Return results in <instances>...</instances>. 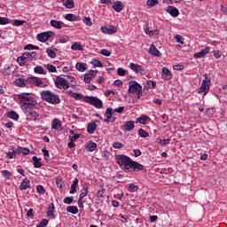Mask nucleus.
<instances>
[{
	"label": "nucleus",
	"mask_w": 227,
	"mask_h": 227,
	"mask_svg": "<svg viewBox=\"0 0 227 227\" xmlns=\"http://www.w3.org/2000/svg\"><path fill=\"white\" fill-rule=\"evenodd\" d=\"M46 52H47V55L49 56V58H51V59H54V58H56V51H54V50L47 49Z\"/></svg>",
	"instance_id": "nucleus-48"
},
{
	"label": "nucleus",
	"mask_w": 227,
	"mask_h": 227,
	"mask_svg": "<svg viewBox=\"0 0 227 227\" xmlns=\"http://www.w3.org/2000/svg\"><path fill=\"white\" fill-rule=\"evenodd\" d=\"M70 137H69V140L75 143V141H77V139H79L81 137L80 134H75V131L74 130H70Z\"/></svg>",
	"instance_id": "nucleus-36"
},
{
	"label": "nucleus",
	"mask_w": 227,
	"mask_h": 227,
	"mask_svg": "<svg viewBox=\"0 0 227 227\" xmlns=\"http://www.w3.org/2000/svg\"><path fill=\"white\" fill-rule=\"evenodd\" d=\"M55 86L59 90H68V88H70V83L68 81H67V79L58 76L55 80Z\"/></svg>",
	"instance_id": "nucleus-7"
},
{
	"label": "nucleus",
	"mask_w": 227,
	"mask_h": 227,
	"mask_svg": "<svg viewBox=\"0 0 227 227\" xmlns=\"http://www.w3.org/2000/svg\"><path fill=\"white\" fill-rule=\"evenodd\" d=\"M67 211L69 212V214H78L79 213V208H77L76 206H68L67 207Z\"/></svg>",
	"instance_id": "nucleus-39"
},
{
	"label": "nucleus",
	"mask_w": 227,
	"mask_h": 227,
	"mask_svg": "<svg viewBox=\"0 0 227 227\" xmlns=\"http://www.w3.org/2000/svg\"><path fill=\"white\" fill-rule=\"evenodd\" d=\"M77 187H79V179L74 178L73 184H71L69 194H75V192H77Z\"/></svg>",
	"instance_id": "nucleus-24"
},
{
	"label": "nucleus",
	"mask_w": 227,
	"mask_h": 227,
	"mask_svg": "<svg viewBox=\"0 0 227 227\" xmlns=\"http://www.w3.org/2000/svg\"><path fill=\"white\" fill-rule=\"evenodd\" d=\"M39 79L40 78L36 76H30L27 78V84H34V86H36Z\"/></svg>",
	"instance_id": "nucleus-30"
},
{
	"label": "nucleus",
	"mask_w": 227,
	"mask_h": 227,
	"mask_svg": "<svg viewBox=\"0 0 227 227\" xmlns=\"http://www.w3.org/2000/svg\"><path fill=\"white\" fill-rule=\"evenodd\" d=\"M127 72H129V71L124 68H121V67H119L117 69V74H118V75H121V77H123L127 74Z\"/></svg>",
	"instance_id": "nucleus-51"
},
{
	"label": "nucleus",
	"mask_w": 227,
	"mask_h": 227,
	"mask_svg": "<svg viewBox=\"0 0 227 227\" xmlns=\"http://www.w3.org/2000/svg\"><path fill=\"white\" fill-rule=\"evenodd\" d=\"M95 130H97V123L96 122H90L87 126L88 134H94Z\"/></svg>",
	"instance_id": "nucleus-29"
},
{
	"label": "nucleus",
	"mask_w": 227,
	"mask_h": 227,
	"mask_svg": "<svg viewBox=\"0 0 227 227\" xmlns=\"http://www.w3.org/2000/svg\"><path fill=\"white\" fill-rule=\"evenodd\" d=\"M115 160L121 169H123L124 171H143L145 169L143 164L135 161L130 159V157L124 154L115 155Z\"/></svg>",
	"instance_id": "nucleus-1"
},
{
	"label": "nucleus",
	"mask_w": 227,
	"mask_h": 227,
	"mask_svg": "<svg viewBox=\"0 0 227 227\" xmlns=\"http://www.w3.org/2000/svg\"><path fill=\"white\" fill-rule=\"evenodd\" d=\"M205 79L202 81L201 86L199 89V93H204L203 95H207L210 90V79L207 74H204Z\"/></svg>",
	"instance_id": "nucleus-8"
},
{
	"label": "nucleus",
	"mask_w": 227,
	"mask_h": 227,
	"mask_svg": "<svg viewBox=\"0 0 227 227\" xmlns=\"http://www.w3.org/2000/svg\"><path fill=\"white\" fill-rule=\"evenodd\" d=\"M63 201L66 205H72L74 203V197H66Z\"/></svg>",
	"instance_id": "nucleus-53"
},
{
	"label": "nucleus",
	"mask_w": 227,
	"mask_h": 227,
	"mask_svg": "<svg viewBox=\"0 0 227 227\" xmlns=\"http://www.w3.org/2000/svg\"><path fill=\"white\" fill-rule=\"evenodd\" d=\"M155 4H159V0H147V6L152 8L155 6Z\"/></svg>",
	"instance_id": "nucleus-54"
},
{
	"label": "nucleus",
	"mask_w": 227,
	"mask_h": 227,
	"mask_svg": "<svg viewBox=\"0 0 227 227\" xmlns=\"http://www.w3.org/2000/svg\"><path fill=\"white\" fill-rule=\"evenodd\" d=\"M54 210H55L54 204L53 203L50 204L46 211V215L50 219H56V215H54Z\"/></svg>",
	"instance_id": "nucleus-18"
},
{
	"label": "nucleus",
	"mask_w": 227,
	"mask_h": 227,
	"mask_svg": "<svg viewBox=\"0 0 227 227\" xmlns=\"http://www.w3.org/2000/svg\"><path fill=\"white\" fill-rule=\"evenodd\" d=\"M88 191H90V185H88V184H84L79 195V198L81 200H84V198L88 196Z\"/></svg>",
	"instance_id": "nucleus-23"
},
{
	"label": "nucleus",
	"mask_w": 227,
	"mask_h": 227,
	"mask_svg": "<svg viewBox=\"0 0 227 227\" xmlns=\"http://www.w3.org/2000/svg\"><path fill=\"white\" fill-rule=\"evenodd\" d=\"M85 148L86 150H88V152H95V150H97V143L89 142L85 146Z\"/></svg>",
	"instance_id": "nucleus-33"
},
{
	"label": "nucleus",
	"mask_w": 227,
	"mask_h": 227,
	"mask_svg": "<svg viewBox=\"0 0 227 227\" xmlns=\"http://www.w3.org/2000/svg\"><path fill=\"white\" fill-rule=\"evenodd\" d=\"M18 153H22L23 155H29V149L26 147H18L17 149Z\"/></svg>",
	"instance_id": "nucleus-40"
},
{
	"label": "nucleus",
	"mask_w": 227,
	"mask_h": 227,
	"mask_svg": "<svg viewBox=\"0 0 227 227\" xmlns=\"http://www.w3.org/2000/svg\"><path fill=\"white\" fill-rule=\"evenodd\" d=\"M36 59H38L36 51H26L22 56L18 57L17 61L20 67H24L26 63H29V61H36Z\"/></svg>",
	"instance_id": "nucleus-4"
},
{
	"label": "nucleus",
	"mask_w": 227,
	"mask_h": 227,
	"mask_svg": "<svg viewBox=\"0 0 227 227\" xmlns=\"http://www.w3.org/2000/svg\"><path fill=\"white\" fill-rule=\"evenodd\" d=\"M26 21L24 20H15L13 21V26L19 27V26H22Z\"/></svg>",
	"instance_id": "nucleus-62"
},
{
	"label": "nucleus",
	"mask_w": 227,
	"mask_h": 227,
	"mask_svg": "<svg viewBox=\"0 0 227 227\" xmlns=\"http://www.w3.org/2000/svg\"><path fill=\"white\" fill-rule=\"evenodd\" d=\"M0 24L4 26L6 24H10V20L8 18L0 17Z\"/></svg>",
	"instance_id": "nucleus-55"
},
{
	"label": "nucleus",
	"mask_w": 227,
	"mask_h": 227,
	"mask_svg": "<svg viewBox=\"0 0 227 227\" xmlns=\"http://www.w3.org/2000/svg\"><path fill=\"white\" fill-rule=\"evenodd\" d=\"M129 93L137 95V98H141V95H143V86L139 84L137 82H130L129 87Z\"/></svg>",
	"instance_id": "nucleus-5"
},
{
	"label": "nucleus",
	"mask_w": 227,
	"mask_h": 227,
	"mask_svg": "<svg viewBox=\"0 0 227 227\" xmlns=\"http://www.w3.org/2000/svg\"><path fill=\"white\" fill-rule=\"evenodd\" d=\"M41 98L48 104H52L53 106H58V104H61V98L59 96L51 90H43L41 92Z\"/></svg>",
	"instance_id": "nucleus-3"
},
{
	"label": "nucleus",
	"mask_w": 227,
	"mask_h": 227,
	"mask_svg": "<svg viewBox=\"0 0 227 227\" xmlns=\"http://www.w3.org/2000/svg\"><path fill=\"white\" fill-rule=\"evenodd\" d=\"M51 129L54 130H59L61 129V121H59V119H54L51 121Z\"/></svg>",
	"instance_id": "nucleus-28"
},
{
	"label": "nucleus",
	"mask_w": 227,
	"mask_h": 227,
	"mask_svg": "<svg viewBox=\"0 0 227 227\" xmlns=\"http://www.w3.org/2000/svg\"><path fill=\"white\" fill-rule=\"evenodd\" d=\"M63 4H64L65 7H67L69 10H72V8L75 7V4L74 3V0L63 1Z\"/></svg>",
	"instance_id": "nucleus-35"
},
{
	"label": "nucleus",
	"mask_w": 227,
	"mask_h": 227,
	"mask_svg": "<svg viewBox=\"0 0 227 227\" xmlns=\"http://www.w3.org/2000/svg\"><path fill=\"white\" fill-rule=\"evenodd\" d=\"M129 67L130 70H132L133 72H135V74H137L138 75L146 74V70L145 69V67H143V66H140L139 64L130 63Z\"/></svg>",
	"instance_id": "nucleus-9"
},
{
	"label": "nucleus",
	"mask_w": 227,
	"mask_h": 227,
	"mask_svg": "<svg viewBox=\"0 0 227 227\" xmlns=\"http://www.w3.org/2000/svg\"><path fill=\"white\" fill-rule=\"evenodd\" d=\"M100 54H102V56L109 58V56H111V51H107L106 49H103L101 50Z\"/></svg>",
	"instance_id": "nucleus-60"
},
{
	"label": "nucleus",
	"mask_w": 227,
	"mask_h": 227,
	"mask_svg": "<svg viewBox=\"0 0 227 227\" xmlns=\"http://www.w3.org/2000/svg\"><path fill=\"white\" fill-rule=\"evenodd\" d=\"M149 54L154 58H160V51H159L157 47H155L153 44H152L149 48Z\"/></svg>",
	"instance_id": "nucleus-19"
},
{
	"label": "nucleus",
	"mask_w": 227,
	"mask_h": 227,
	"mask_svg": "<svg viewBox=\"0 0 227 227\" xmlns=\"http://www.w3.org/2000/svg\"><path fill=\"white\" fill-rule=\"evenodd\" d=\"M168 13H169L172 17H178L180 15V12L175 6L169 5L167 8Z\"/></svg>",
	"instance_id": "nucleus-20"
},
{
	"label": "nucleus",
	"mask_w": 227,
	"mask_h": 227,
	"mask_svg": "<svg viewBox=\"0 0 227 227\" xmlns=\"http://www.w3.org/2000/svg\"><path fill=\"white\" fill-rule=\"evenodd\" d=\"M21 110L27 111L28 109H35L38 106V101L29 93L23 92L18 97Z\"/></svg>",
	"instance_id": "nucleus-2"
},
{
	"label": "nucleus",
	"mask_w": 227,
	"mask_h": 227,
	"mask_svg": "<svg viewBox=\"0 0 227 227\" xmlns=\"http://www.w3.org/2000/svg\"><path fill=\"white\" fill-rule=\"evenodd\" d=\"M45 68H46V70H48V72H51V73L57 72L56 67L53 65H51V64L46 65Z\"/></svg>",
	"instance_id": "nucleus-49"
},
{
	"label": "nucleus",
	"mask_w": 227,
	"mask_h": 227,
	"mask_svg": "<svg viewBox=\"0 0 227 227\" xmlns=\"http://www.w3.org/2000/svg\"><path fill=\"white\" fill-rule=\"evenodd\" d=\"M39 88H47L49 86V82L42 81L41 78L37 81V85Z\"/></svg>",
	"instance_id": "nucleus-45"
},
{
	"label": "nucleus",
	"mask_w": 227,
	"mask_h": 227,
	"mask_svg": "<svg viewBox=\"0 0 227 227\" xmlns=\"http://www.w3.org/2000/svg\"><path fill=\"white\" fill-rule=\"evenodd\" d=\"M175 38H176V42H177V43H181V45H184V37H182V35H176Z\"/></svg>",
	"instance_id": "nucleus-56"
},
{
	"label": "nucleus",
	"mask_w": 227,
	"mask_h": 227,
	"mask_svg": "<svg viewBox=\"0 0 227 227\" xmlns=\"http://www.w3.org/2000/svg\"><path fill=\"white\" fill-rule=\"evenodd\" d=\"M101 33H104V35H115V33H118V28L112 25L104 26L101 27Z\"/></svg>",
	"instance_id": "nucleus-11"
},
{
	"label": "nucleus",
	"mask_w": 227,
	"mask_h": 227,
	"mask_svg": "<svg viewBox=\"0 0 227 227\" xmlns=\"http://www.w3.org/2000/svg\"><path fill=\"white\" fill-rule=\"evenodd\" d=\"M75 68L78 72H86L88 70V64L78 62L75 65Z\"/></svg>",
	"instance_id": "nucleus-26"
},
{
	"label": "nucleus",
	"mask_w": 227,
	"mask_h": 227,
	"mask_svg": "<svg viewBox=\"0 0 227 227\" xmlns=\"http://www.w3.org/2000/svg\"><path fill=\"white\" fill-rule=\"evenodd\" d=\"M32 160H34V168H42V161L36 156H33Z\"/></svg>",
	"instance_id": "nucleus-41"
},
{
	"label": "nucleus",
	"mask_w": 227,
	"mask_h": 227,
	"mask_svg": "<svg viewBox=\"0 0 227 227\" xmlns=\"http://www.w3.org/2000/svg\"><path fill=\"white\" fill-rule=\"evenodd\" d=\"M213 55L215 59H219V58H221V51L219 50H215Z\"/></svg>",
	"instance_id": "nucleus-63"
},
{
	"label": "nucleus",
	"mask_w": 227,
	"mask_h": 227,
	"mask_svg": "<svg viewBox=\"0 0 227 227\" xmlns=\"http://www.w3.org/2000/svg\"><path fill=\"white\" fill-rule=\"evenodd\" d=\"M69 38L67 35L59 37V43H67L68 42Z\"/></svg>",
	"instance_id": "nucleus-58"
},
{
	"label": "nucleus",
	"mask_w": 227,
	"mask_h": 227,
	"mask_svg": "<svg viewBox=\"0 0 227 227\" xmlns=\"http://www.w3.org/2000/svg\"><path fill=\"white\" fill-rule=\"evenodd\" d=\"M129 192H137V191H139V186H137L134 184H129Z\"/></svg>",
	"instance_id": "nucleus-46"
},
{
	"label": "nucleus",
	"mask_w": 227,
	"mask_h": 227,
	"mask_svg": "<svg viewBox=\"0 0 227 227\" xmlns=\"http://www.w3.org/2000/svg\"><path fill=\"white\" fill-rule=\"evenodd\" d=\"M29 187H31V181L27 179H24L20 185V191H26V189H29Z\"/></svg>",
	"instance_id": "nucleus-25"
},
{
	"label": "nucleus",
	"mask_w": 227,
	"mask_h": 227,
	"mask_svg": "<svg viewBox=\"0 0 227 227\" xmlns=\"http://www.w3.org/2000/svg\"><path fill=\"white\" fill-rule=\"evenodd\" d=\"M146 121H148V116L146 115L137 119V123H141L142 125H146Z\"/></svg>",
	"instance_id": "nucleus-43"
},
{
	"label": "nucleus",
	"mask_w": 227,
	"mask_h": 227,
	"mask_svg": "<svg viewBox=\"0 0 227 227\" xmlns=\"http://www.w3.org/2000/svg\"><path fill=\"white\" fill-rule=\"evenodd\" d=\"M200 52H202V55L205 57L207 56V54H208V52H210V47L207 46L205 49H202L200 51Z\"/></svg>",
	"instance_id": "nucleus-64"
},
{
	"label": "nucleus",
	"mask_w": 227,
	"mask_h": 227,
	"mask_svg": "<svg viewBox=\"0 0 227 227\" xmlns=\"http://www.w3.org/2000/svg\"><path fill=\"white\" fill-rule=\"evenodd\" d=\"M10 150L12 151L6 153L7 159H15L17 153H19L17 149L15 150L13 147H11Z\"/></svg>",
	"instance_id": "nucleus-32"
},
{
	"label": "nucleus",
	"mask_w": 227,
	"mask_h": 227,
	"mask_svg": "<svg viewBox=\"0 0 227 227\" xmlns=\"http://www.w3.org/2000/svg\"><path fill=\"white\" fill-rule=\"evenodd\" d=\"M50 25L51 26V27H55V29H61L63 26H65V23H63V21L51 20L50 21Z\"/></svg>",
	"instance_id": "nucleus-21"
},
{
	"label": "nucleus",
	"mask_w": 227,
	"mask_h": 227,
	"mask_svg": "<svg viewBox=\"0 0 227 227\" xmlns=\"http://www.w3.org/2000/svg\"><path fill=\"white\" fill-rule=\"evenodd\" d=\"M113 108L112 107H108L106 111V114H105V117L106 118V120H105V121L106 123H109L110 121H114V118H113Z\"/></svg>",
	"instance_id": "nucleus-16"
},
{
	"label": "nucleus",
	"mask_w": 227,
	"mask_h": 227,
	"mask_svg": "<svg viewBox=\"0 0 227 227\" xmlns=\"http://www.w3.org/2000/svg\"><path fill=\"white\" fill-rule=\"evenodd\" d=\"M96 75H97V71H93V70H90L89 73L85 74L83 78L85 84H90L93 77H95Z\"/></svg>",
	"instance_id": "nucleus-14"
},
{
	"label": "nucleus",
	"mask_w": 227,
	"mask_h": 227,
	"mask_svg": "<svg viewBox=\"0 0 227 227\" xmlns=\"http://www.w3.org/2000/svg\"><path fill=\"white\" fill-rule=\"evenodd\" d=\"M35 74H39L42 75H47V70L43 69L42 66H37L34 68Z\"/></svg>",
	"instance_id": "nucleus-31"
},
{
	"label": "nucleus",
	"mask_w": 227,
	"mask_h": 227,
	"mask_svg": "<svg viewBox=\"0 0 227 227\" xmlns=\"http://www.w3.org/2000/svg\"><path fill=\"white\" fill-rule=\"evenodd\" d=\"M66 20H69V22H75L77 20H79V19H77V16H75L74 14L72 13H68L65 16Z\"/></svg>",
	"instance_id": "nucleus-38"
},
{
	"label": "nucleus",
	"mask_w": 227,
	"mask_h": 227,
	"mask_svg": "<svg viewBox=\"0 0 227 227\" xmlns=\"http://www.w3.org/2000/svg\"><path fill=\"white\" fill-rule=\"evenodd\" d=\"M147 85H148V88H150V90H153V88L157 86V82L153 81H147Z\"/></svg>",
	"instance_id": "nucleus-61"
},
{
	"label": "nucleus",
	"mask_w": 227,
	"mask_h": 227,
	"mask_svg": "<svg viewBox=\"0 0 227 227\" xmlns=\"http://www.w3.org/2000/svg\"><path fill=\"white\" fill-rule=\"evenodd\" d=\"M138 136H140V137H148L150 136V134L148 132H146V130H145L143 129H139Z\"/></svg>",
	"instance_id": "nucleus-47"
},
{
	"label": "nucleus",
	"mask_w": 227,
	"mask_h": 227,
	"mask_svg": "<svg viewBox=\"0 0 227 227\" xmlns=\"http://www.w3.org/2000/svg\"><path fill=\"white\" fill-rule=\"evenodd\" d=\"M134 121H128L124 123L123 129L126 132H130V130H134L136 125H134Z\"/></svg>",
	"instance_id": "nucleus-22"
},
{
	"label": "nucleus",
	"mask_w": 227,
	"mask_h": 227,
	"mask_svg": "<svg viewBox=\"0 0 227 227\" xmlns=\"http://www.w3.org/2000/svg\"><path fill=\"white\" fill-rule=\"evenodd\" d=\"M123 146H125L123 144L120 143V142H114L113 144V147L117 149V150H120V148H123Z\"/></svg>",
	"instance_id": "nucleus-57"
},
{
	"label": "nucleus",
	"mask_w": 227,
	"mask_h": 227,
	"mask_svg": "<svg viewBox=\"0 0 227 227\" xmlns=\"http://www.w3.org/2000/svg\"><path fill=\"white\" fill-rule=\"evenodd\" d=\"M54 36V32L52 31H47V32H43L37 35V39L39 42H42V43H45L49 38H52Z\"/></svg>",
	"instance_id": "nucleus-10"
},
{
	"label": "nucleus",
	"mask_w": 227,
	"mask_h": 227,
	"mask_svg": "<svg viewBox=\"0 0 227 227\" xmlns=\"http://www.w3.org/2000/svg\"><path fill=\"white\" fill-rule=\"evenodd\" d=\"M23 113L27 118L30 117L32 120H35V121H36V120H40V114L33 109L25 110Z\"/></svg>",
	"instance_id": "nucleus-12"
},
{
	"label": "nucleus",
	"mask_w": 227,
	"mask_h": 227,
	"mask_svg": "<svg viewBox=\"0 0 227 227\" xmlns=\"http://www.w3.org/2000/svg\"><path fill=\"white\" fill-rule=\"evenodd\" d=\"M67 93L68 95H70V97H72L73 98H75V100H82V98H84V96L79 92H74L72 90H68Z\"/></svg>",
	"instance_id": "nucleus-27"
},
{
	"label": "nucleus",
	"mask_w": 227,
	"mask_h": 227,
	"mask_svg": "<svg viewBox=\"0 0 227 227\" xmlns=\"http://www.w3.org/2000/svg\"><path fill=\"white\" fill-rule=\"evenodd\" d=\"M158 143H159V145H161V146H168V145H169V143H171V139H169V138H167V139L160 138Z\"/></svg>",
	"instance_id": "nucleus-44"
},
{
	"label": "nucleus",
	"mask_w": 227,
	"mask_h": 227,
	"mask_svg": "<svg viewBox=\"0 0 227 227\" xmlns=\"http://www.w3.org/2000/svg\"><path fill=\"white\" fill-rule=\"evenodd\" d=\"M91 65H93V67H98V68H102L104 67V64H102V61L94 59L91 60Z\"/></svg>",
	"instance_id": "nucleus-42"
},
{
	"label": "nucleus",
	"mask_w": 227,
	"mask_h": 227,
	"mask_svg": "<svg viewBox=\"0 0 227 227\" xmlns=\"http://www.w3.org/2000/svg\"><path fill=\"white\" fill-rule=\"evenodd\" d=\"M72 51H84V48L80 44V43L74 42L71 46Z\"/></svg>",
	"instance_id": "nucleus-37"
},
{
	"label": "nucleus",
	"mask_w": 227,
	"mask_h": 227,
	"mask_svg": "<svg viewBox=\"0 0 227 227\" xmlns=\"http://www.w3.org/2000/svg\"><path fill=\"white\" fill-rule=\"evenodd\" d=\"M161 77L162 79H164V81H170V79L173 78V74H171V71H169V69H168L167 67H163Z\"/></svg>",
	"instance_id": "nucleus-17"
},
{
	"label": "nucleus",
	"mask_w": 227,
	"mask_h": 227,
	"mask_svg": "<svg viewBox=\"0 0 227 227\" xmlns=\"http://www.w3.org/2000/svg\"><path fill=\"white\" fill-rule=\"evenodd\" d=\"M13 84L19 88H26L27 86V79L18 78L13 82Z\"/></svg>",
	"instance_id": "nucleus-15"
},
{
	"label": "nucleus",
	"mask_w": 227,
	"mask_h": 227,
	"mask_svg": "<svg viewBox=\"0 0 227 227\" xmlns=\"http://www.w3.org/2000/svg\"><path fill=\"white\" fill-rule=\"evenodd\" d=\"M102 157L104 160H109V158L111 157V153H109L108 151H103Z\"/></svg>",
	"instance_id": "nucleus-52"
},
{
	"label": "nucleus",
	"mask_w": 227,
	"mask_h": 227,
	"mask_svg": "<svg viewBox=\"0 0 227 227\" xmlns=\"http://www.w3.org/2000/svg\"><path fill=\"white\" fill-rule=\"evenodd\" d=\"M38 46H35L33 44H27L25 46V51H38Z\"/></svg>",
	"instance_id": "nucleus-50"
},
{
	"label": "nucleus",
	"mask_w": 227,
	"mask_h": 227,
	"mask_svg": "<svg viewBox=\"0 0 227 227\" xmlns=\"http://www.w3.org/2000/svg\"><path fill=\"white\" fill-rule=\"evenodd\" d=\"M84 102H86L87 104H90V106H94V107H96L97 109H102L103 107L102 101L97 97L86 96L84 98Z\"/></svg>",
	"instance_id": "nucleus-6"
},
{
	"label": "nucleus",
	"mask_w": 227,
	"mask_h": 227,
	"mask_svg": "<svg viewBox=\"0 0 227 227\" xmlns=\"http://www.w3.org/2000/svg\"><path fill=\"white\" fill-rule=\"evenodd\" d=\"M7 116H8V118H11V120H14L15 121H17V120H19V118H20L19 114H17V112H15V111L8 112Z\"/></svg>",
	"instance_id": "nucleus-34"
},
{
	"label": "nucleus",
	"mask_w": 227,
	"mask_h": 227,
	"mask_svg": "<svg viewBox=\"0 0 227 227\" xmlns=\"http://www.w3.org/2000/svg\"><path fill=\"white\" fill-rule=\"evenodd\" d=\"M36 191L38 194H43L45 192V187H43V185H37Z\"/></svg>",
	"instance_id": "nucleus-59"
},
{
	"label": "nucleus",
	"mask_w": 227,
	"mask_h": 227,
	"mask_svg": "<svg viewBox=\"0 0 227 227\" xmlns=\"http://www.w3.org/2000/svg\"><path fill=\"white\" fill-rule=\"evenodd\" d=\"M112 8L114 10V12L120 13L121 12H123V10L125 9V4H123L121 1L117 0L114 2Z\"/></svg>",
	"instance_id": "nucleus-13"
}]
</instances>
